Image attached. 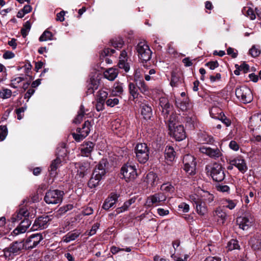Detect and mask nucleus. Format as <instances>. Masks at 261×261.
I'll use <instances>...</instances> for the list:
<instances>
[{"mask_svg": "<svg viewBox=\"0 0 261 261\" xmlns=\"http://www.w3.org/2000/svg\"><path fill=\"white\" fill-rule=\"evenodd\" d=\"M248 127L252 132L250 141L253 143L261 142V114H255L250 118Z\"/></svg>", "mask_w": 261, "mask_h": 261, "instance_id": "nucleus-1", "label": "nucleus"}, {"mask_svg": "<svg viewBox=\"0 0 261 261\" xmlns=\"http://www.w3.org/2000/svg\"><path fill=\"white\" fill-rule=\"evenodd\" d=\"M106 163V160H102L95 166L88 184L89 188H93L97 186L100 180L105 175Z\"/></svg>", "mask_w": 261, "mask_h": 261, "instance_id": "nucleus-2", "label": "nucleus"}, {"mask_svg": "<svg viewBox=\"0 0 261 261\" xmlns=\"http://www.w3.org/2000/svg\"><path fill=\"white\" fill-rule=\"evenodd\" d=\"M136 49L138 53L139 59L142 62H147L151 59L152 52L145 41L139 42Z\"/></svg>", "mask_w": 261, "mask_h": 261, "instance_id": "nucleus-3", "label": "nucleus"}, {"mask_svg": "<svg viewBox=\"0 0 261 261\" xmlns=\"http://www.w3.org/2000/svg\"><path fill=\"white\" fill-rule=\"evenodd\" d=\"M136 159L140 163H146L149 159V149L146 143L137 144L135 148Z\"/></svg>", "mask_w": 261, "mask_h": 261, "instance_id": "nucleus-4", "label": "nucleus"}, {"mask_svg": "<svg viewBox=\"0 0 261 261\" xmlns=\"http://www.w3.org/2000/svg\"><path fill=\"white\" fill-rule=\"evenodd\" d=\"M167 197V196L164 192L155 193L147 197L145 206L147 208H149L161 205L166 201Z\"/></svg>", "mask_w": 261, "mask_h": 261, "instance_id": "nucleus-5", "label": "nucleus"}, {"mask_svg": "<svg viewBox=\"0 0 261 261\" xmlns=\"http://www.w3.org/2000/svg\"><path fill=\"white\" fill-rule=\"evenodd\" d=\"M66 156V150L64 147L58 149L57 153V158L53 160L50 165L49 171L52 175L56 174L57 169L62 165Z\"/></svg>", "mask_w": 261, "mask_h": 261, "instance_id": "nucleus-6", "label": "nucleus"}, {"mask_svg": "<svg viewBox=\"0 0 261 261\" xmlns=\"http://www.w3.org/2000/svg\"><path fill=\"white\" fill-rule=\"evenodd\" d=\"M23 247L24 244L22 242H15L13 243L9 247L5 248L1 251L7 261L12 258L14 255L18 253L23 248Z\"/></svg>", "mask_w": 261, "mask_h": 261, "instance_id": "nucleus-7", "label": "nucleus"}, {"mask_svg": "<svg viewBox=\"0 0 261 261\" xmlns=\"http://www.w3.org/2000/svg\"><path fill=\"white\" fill-rule=\"evenodd\" d=\"M63 195V191L58 190H49L46 193L44 199L47 204H59L62 201Z\"/></svg>", "mask_w": 261, "mask_h": 261, "instance_id": "nucleus-8", "label": "nucleus"}, {"mask_svg": "<svg viewBox=\"0 0 261 261\" xmlns=\"http://www.w3.org/2000/svg\"><path fill=\"white\" fill-rule=\"evenodd\" d=\"M236 95L244 103L250 102L253 99L251 90L246 86H241L236 89Z\"/></svg>", "mask_w": 261, "mask_h": 261, "instance_id": "nucleus-9", "label": "nucleus"}, {"mask_svg": "<svg viewBox=\"0 0 261 261\" xmlns=\"http://www.w3.org/2000/svg\"><path fill=\"white\" fill-rule=\"evenodd\" d=\"M184 170L189 175H193L195 173L196 163L195 158L190 154H186L183 158Z\"/></svg>", "mask_w": 261, "mask_h": 261, "instance_id": "nucleus-10", "label": "nucleus"}, {"mask_svg": "<svg viewBox=\"0 0 261 261\" xmlns=\"http://www.w3.org/2000/svg\"><path fill=\"white\" fill-rule=\"evenodd\" d=\"M91 123L88 120L86 121L82 128H77L76 133H73L72 135L73 138L77 142L84 139L88 136L90 131Z\"/></svg>", "mask_w": 261, "mask_h": 261, "instance_id": "nucleus-11", "label": "nucleus"}, {"mask_svg": "<svg viewBox=\"0 0 261 261\" xmlns=\"http://www.w3.org/2000/svg\"><path fill=\"white\" fill-rule=\"evenodd\" d=\"M189 199L195 205L196 212L199 215L203 216L207 212L206 203L201 201L200 198L196 194L190 195L189 196Z\"/></svg>", "mask_w": 261, "mask_h": 261, "instance_id": "nucleus-12", "label": "nucleus"}, {"mask_svg": "<svg viewBox=\"0 0 261 261\" xmlns=\"http://www.w3.org/2000/svg\"><path fill=\"white\" fill-rule=\"evenodd\" d=\"M121 174L127 182L134 180L137 176L135 166L128 164H126L121 168Z\"/></svg>", "mask_w": 261, "mask_h": 261, "instance_id": "nucleus-13", "label": "nucleus"}, {"mask_svg": "<svg viewBox=\"0 0 261 261\" xmlns=\"http://www.w3.org/2000/svg\"><path fill=\"white\" fill-rule=\"evenodd\" d=\"M210 175L213 179L217 182L222 181L225 178V174L222 166L215 164L211 168Z\"/></svg>", "mask_w": 261, "mask_h": 261, "instance_id": "nucleus-14", "label": "nucleus"}, {"mask_svg": "<svg viewBox=\"0 0 261 261\" xmlns=\"http://www.w3.org/2000/svg\"><path fill=\"white\" fill-rule=\"evenodd\" d=\"M253 221V217L249 214H247L244 217H240L237 220L239 227L243 230H247L252 225Z\"/></svg>", "mask_w": 261, "mask_h": 261, "instance_id": "nucleus-15", "label": "nucleus"}, {"mask_svg": "<svg viewBox=\"0 0 261 261\" xmlns=\"http://www.w3.org/2000/svg\"><path fill=\"white\" fill-rule=\"evenodd\" d=\"M199 151L214 159H217L222 155L221 152L218 148H212L210 147L202 146L199 147Z\"/></svg>", "mask_w": 261, "mask_h": 261, "instance_id": "nucleus-16", "label": "nucleus"}, {"mask_svg": "<svg viewBox=\"0 0 261 261\" xmlns=\"http://www.w3.org/2000/svg\"><path fill=\"white\" fill-rule=\"evenodd\" d=\"M193 194H196L200 198L201 201L207 204L211 203L214 199V196L213 194L201 189H198L196 192Z\"/></svg>", "mask_w": 261, "mask_h": 261, "instance_id": "nucleus-17", "label": "nucleus"}, {"mask_svg": "<svg viewBox=\"0 0 261 261\" xmlns=\"http://www.w3.org/2000/svg\"><path fill=\"white\" fill-rule=\"evenodd\" d=\"M29 217H25L20 222L19 225L13 231L12 234L13 236H17L20 233H24L30 226L31 221L29 219Z\"/></svg>", "mask_w": 261, "mask_h": 261, "instance_id": "nucleus-18", "label": "nucleus"}, {"mask_svg": "<svg viewBox=\"0 0 261 261\" xmlns=\"http://www.w3.org/2000/svg\"><path fill=\"white\" fill-rule=\"evenodd\" d=\"M170 133L176 139L180 141L185 139L186 137V132L184 127L181 125H178L172 128V130H170Z\"/></svg>", "mask_w": 261, "mask_h": 261, "instance_id": "nucleus-19", "label": "nucleus"}, {"mask_svg": "<svg viewBox=\"0 0 261 261\" xmlns=\"http://www.w3.org/2000/svg\"><path fill=\"white\" fill-rule=\"evenodd\" d=\"M160 106L162 108V113L165 118H167L172 110L168 99L164 97L160 98Z\"/></svg>", "mask_w": 261, "mask_h": 261, "instance_id": "nucleus-20", "label": "nucleus"}, {"mask_svg": "<svg viewBox=\"0 0 261 261\" xmlns=\"http://www.w3.org/2000/svg\"><path fill=\"white\" fill-rule=\"evenodd\" d=\"M48 221L49 218L48 216L40 217L35 221L32 229L35 230L46 228L48 226Z\"/></svg>", "mask_w": 261, "mask_h": 261, "instance_id": "nucleus-21", "label": "nucleus"}, {"mask_svg": "<svg viewBox=\"0 0 261 261\" xmlns=\"http://www.w3.org/2000/svg\"><path fill=\"white\" fill-rule=\"evenodd\" d=\"M249 245L254 251L261 250V234L257 233L251 237Z\"/></svg>", "mask_w": 261, "mask_h": 261, "instance_id": "nucleus-22", "label": "nucleus"}, {"mask_svg": "<svg viewBox=\"0 0 261 261\" xmlns=\"http://www.w3.org/2000/svg\"><path fill=\"white\" fill-rule=\"evenodd\" d=\"M214 217L219 224L222 225L225 223L227 215L221 207H218L214 212Z\"/></svg>", "mask_w": 261, "mask_h": 261, "instance_id": "nucleus-23", "label": "nucleus"}, {"mask_svg": "<svg viewBox=\"0 0 261 261\" xmlns=\"http://www.w3.org/2000/svg\"><path fill=\"white\" fill-rule=\"evenodd\" d=\"M42 240L41 234L37 233L31 235L26 240L27 245L29 248H34Z\"/></svg>", "mask_w": 261, "mask_h": 261, "instance_id": "nucleus-24", "label": "nucleus"}, {"mask_svg": "<svg viewBox=\"0 0 261 261\" xmlns=\"http://www.w3.org/2000/svg\"><path fill=\"white\" fill-rule=\"evenodd\" d=\"M94 147V144L92 142H84L80 147L81 154L83 156H89Z\"/></svg>", "mask_w": 261, "mask_h": 261, "instance_id": "nucleus-25", "label": "nucleus"}, {"mask_svg": "<svg viewBox=\"0 0 261 261\" xmlns=\"http://www.w3.org/2000/svg\"><path fill=\"white\" fill-rule=\"evenodd\" d=\"M77 168V175L83 178L88 173L90 168V164L88 163H78L75 164Z\"/></svg>", "mask_w": 261, "mask_h": 261, "instance_id": "nucleus-26", "label": "nucleus"}, {"mask_svg": "<svg viewBox=\"0 0 261 261\" xmlns=\"http://www.w3.org/2000/svg\"><path fill=\"white\" fill-rule=\"evenodd\" d=\"M99 85V79L98 76L91 77L87 85V93L89 94L93 93L98 89Z\"/></svg>", "mask_w": 261, "mask_h": 261, "instance_id": "nucleus-27", "label": "nucleus"}, {"mask_svg": "<svg viewBox=\"0 0 261 261\" xmlns=\"http://www.w3.org/2000/svg\"><path fill=\"white\" fill-rule=\"evenodd\" d=\"M118 196L117 194L112 193L111 195L106 199L103 204L102 207L106 210H108L112 207L117 201Z\"/></svg>", "mask_w": 261, "mask_h": 261, "instance_id": "nucleus-28", "label": "nucleus"}, {"mask_svg": "<svg viewBox=\"0 0 261 261\" xmlns=\"http://www.w3.org/2000/svg\"><path fill=\"white\" fill-rule=\"evenodd\" d=\"M126 61L127 53L125 50H123L120 55L118 66L120 69H124L125 72H128L129 70V66Z\"/></svg>", "mask_w": 261, "mask_h": 261, "instance_id": "nucleus-29", "label": "nucleus"}, {"mask_svg": "<svg viewBox=\"0 0 261 261\" xmlns=\"http://www.w3.org/2000/svg\"><path fill=\"white\" fill-rule=\"evenodd\" d=\"M32 217V215H30V213L28 212V210L25 207H22L20 208L19 211L14 215L11 218V220L12 222H15L18 221V220H21L22 217Z\"/></svg>", "mask_w": 261, "mask_h": 261, "instance_id": "nucleus-30", "label": "nucleus"}, {"mask_svg": "<svg viewBox=\"0 0 261 261\" xmlns=\"http://www.w3.org/2000/svg\"><path fill=\"white\" fill-rule=\"evenodd\" d=\"M230 164L236 166L242 172H245L247 169L245 161L242 158H238L231 160Z\"/></svg>", "mask_w": 261, "mask_h": 261, "instance_id": "nucleus-31", "label": "nucleus"}, {"mask_svg": "<svg viewBox=\"0 0 261 261\" xmlns=\"http://www.w3.org/2000/svg\"><path fill=\"white\" fill-rule=\"evenodd\" d=\"M158 180L156 174L153 172H150L146 175L144 181L148 186L153 187L158 184Z\"/></svg>", "mask_w": 261, "mask_h": 261, "instance_id": "nucleus-32", "label": "nucleus"}, {"mask_svg": "<svg viewBox=\"0 0 261 261\" xmlns=\"http://www.w3.org/2000/svg\"><path fill=\"white\" fill-rule=\"evenodd\" d=\"M141 114L145 119H150L152 115L151 107L146 103H142L141 106Z\"/></svg>", "mask_w": 261, "mask_h": 261, "instance_id": "nucleus-33", "label": "nucleus"}, {"mask_svg": "<svg viewBox=\"0 0 261 261\" xmlns=\"http://www.w3.org/2000/svg\"><path fill=\"white\" fill-rule=\"evenodd\" d=\"M118 73V70L116 68H110L106 70L104 73V76L109 81H113L117 76Z\"/></svg>", "mask_w": 261, "mask_h": 261, "instance_id": "nucleus-34", "label": "nucleus"}, {"mask_svg": "<svg viewBox=\"0 0 261 261\" xmlns=\"http://www.w3.org/2000/svg\"><path fill=\"white\" fill-rule=\"evenodd\" d=\"M80 234V232L77 230H74L71 232L67 233L66 235H65L63 238L62 240L65 243H69L72 241L75 240L76 238L79 237Z\"/></svg>", "mask_w": 261, "mask_h": 261, "instance_id": "nucleus-35", "label": "nucleus"}, {"mask_svg": "<svg viewBox=\"0 0 261 261\" xmlns=\"http://www.w3.org/2000/svg\"><path fill=\"white\" fill-rule=\"evenodd\" d=\"M115 53V50L109 48H105L100 53V58L102 60V62H105L107 64H111L112 63V61L106 57L111 55Z\"/></svg>", "mask_w": 261, "mask_h": 261, "instance_id": "nucleus-36", "label": "nucleus"}, {"mask_svg": "<svg viewBox=\"0 0 261 261\" xmlns=\"http://www.w3.org/2000/svg\"><path fill=\"white\" fill-rule=\"evenodd\" d=\"M176 107L182 112L186 111L188 109L189 103L187 98L184 100L177 99L175 101Z\"/></svg>", "mask_w": 261, "mask_h": 261, "instance_id": "nucleus-37", "label": "nucleus"}, {"mask_svg": "<svg viewBox=\"0 0 261 261\" xmlns=\"http://www.w3.org/2000/svg\"><path fill=\"white\" fill-rule=\"evenodd\" d=\"M123 91V89L122 84L115 83L112 87L111 94L113 96H119L122 93Z\"/></svg>", "mask_w": 261, "mask_h": 261, "instance_id": "nucleus-38", "label": "nucleus"}, {"mask_svg": "<svg viewBox=\"0 0 261 261\" xmlns=\"http://www.w3.org/2000/svg\"><path fill=\"white\" fill-rule=\"evenodd\" d=\"M138 89L144 95H148L149 94V88L146 85L144 81L143 80H139L137 81L136 83Z\"/></svg>", "mask_w": 261, "mask_h": 261, "instance_id": "nucleus-39", "label": "nucleus"}, {"mask_svg": "<svg viewBox=\"0 0 261 261\" xmlns=\"http://www.w3.org/2000/svg\"><path fill=\"white\" fill-rule=\"evenodd\" d=\"M165 158L169 161H172L175 158V151L173 147L171 146H167L165 150Z\"/></svg>", "mask_w": 261, "mask_h": 261, "instance_id": "nucleus-40", "label": "nucleus"}, {"mask_svg": "<svg viewBox=\"0 0 261 261\" xmlns=\"http://www.w3.org/2000/svg\"><path fill=\"white\" fill-rule=\"evenodd\" d=\"M242 12L245 16L248 17L251 20H254L256 18L255 13L253 10L250 7H244L242 10Z\"/></svg>", "mask_w": 261, "mask_h": 261, "instance_id": "nucleus-41", "label": "nucleus"}, {"mask_svg": "<svg viewBox=\"0 0 261 261\" xmlns=\"http://www.w3.org/2000/svg\"><path fill=\"white\" fill-rule=\"evenodd\" d=\"M238 201L237 200H231L230 199H225L222 201V204L224 205V206L229 210L234 209Z\"/></svg>", "mask_w": 261, "mask_h": 261, "instance_id": "nucleus-42", "label": "nucleus"}, {"mask_svg": "<svg viewBox=\"0 0 261 261\" xmlns=\"http://www.w3.org/2000/svg\"><path fill=\"white\" fill-rule=\"evenodd\" d=\"M73 207V205L71 204H68L65 205H63V206L60 207L59 209L56 212V216L60 217L68 211L72 210Z\"/></svg>", "mask_w": 261, "mask_h": 261, "instance_id": "nucleus-43", "label": "nucleus"}, {"mask_svg": "<svg viewBox=\"0 0 261 261\" xmlns=\"http://www.w3.org/2000/svg\"><path fill=\"white\" fill-rule=\"evenodd\" d=\"M85 111L84 107L83 105H81L78 114L76 118L73 120L74 123H80L83 120V119L85 115Z\"/></svg>", "mask_w": 261, "mask_h": 261, "instance_id": "nucleus-44", "label": "nucleus"}, {"mask_svg": "<svg viewBox=\"0 0 261 261\" xmlns=\"http://www.w3.org/2000/svg\"><path fill=\"white\" fill-rule=\"evenodd\" d=\"M177 118V116L175 114H172L169 116V118L167 120L169 130L172 131V128H174Z\"/></svg>", "mask_w": 261, "mask_h": 261, "instance_id": "nucleus-45", "label": "nucleus"}, {"mask_svg": "<svg viewBox=\"0 0 261 261\" xmlns=\"http://www.w3.org/2000/svg\"><path fill=\"white\" fill-rule=\"evenodd\" d=\"M111 43L112 46L119 49L123 46L124 42L120 38H115L111 40Z\"/></svg>", "mask_w": 261, "mask_h": 261, "instance_id": "nucleus-46", "label": "nucleus"}, {"mask_svg": "<svg viewBox=\"0 0 261 261\" xmlns=\"http://www.w3.org/2000/svg\"><path fill=\"white\" fill-rule=\"evenodd\" d=\"M226 248L228 251H232L234 249H239L240 245L238 241L236 240L232 239L229 241L227 244Z\"/></svg>", "mask_w": 261, "mask_h": 261, "instance_id": "nucleus-47", "label": "nucleus"}, {"mask_svg": "<svg viewBox=\"0 0 261 261\" xmlns=\"http://www.w3.org/2000/svg\"><path fill=\"white\" fill-rule=\"evenodd\" d=\"M128 87L129 93L133 97V99L137 98L139 94L138 92V88L137 86H136L135 84L133 83H130L129 84Z\"/></svg>", "mask_w": 261, "mask_h": 261, "instance_id": "nucleus-48", "label": "nucleus"}, {"mask_svg": "<svg viewBox=\"0 0 261 261\" xmlns=\"http://www.w3.org/2000/svg\"><path fill=\"white\" fill-rule=\"evenodd\" d=\"M12 91L7 88H2L0 90V97L8 99L12 96Z\"/></svg>", "mask_w": 261, "mask_h": 261, "instance_id": "nucleus-49", "label": "nucleus"}, {"mask_svg": "<svg viewBox=\"0 0 261 261\" xmlns=\"http://www.w3.org/2000/svg\"><path fill=\"white\" fill-rule=\"evenodd\" d=\"M52 37V33L50 31L46 30L41 35L39 39L40 41H46L51 40Z\"/></svg>", "mask_w": 261, "mask_h": 261, "instance_id": "nucleus-50", "label": "nucleus"}, {"mask_svg": "<svg viewBox=\"0 0 261 261\" xmlns=\"http://www.w3.org/2000/svg\"><path fill=\"white\" fill-rule=\"evenodd\" d=\"M31 28V23L27 21L23 25V28L21 30V33L23 37H26L28 32L30 31Z\"/></svg>", "mask_w": 261, "mask_h": 261, "instance_id": "nucleus-51", "label": "nucleus"}, {"mask_svg": "<svg viewBox=\"0 0 261 261\" xmlns=\"http://www.w3.org/2000/svg\"><path fill=\"white\" fill-rule=\"evenodd\" d=\"M8 134V129L6 125L0 126V141H3Z\"/></svg>", "mask_w": 261, "mask_h": 261, "instance_id": "nucleus-52", "label": "nucleus"}, {"mask_svg": "<svg viewBox=\"0 0 261 261\" xmlns=\"http://www.w3.org/2000/svg\"><path fill=\"white\" fill-rule=\"evenodd\" d=\"M108 93L107 91L100 90L98 91V93L97 95V100H100L101 101L105 102L106 99L108 96Z\"/></svg>", "mask_w": 261, "mask_h": 261, "instance_id": "nucleus-53", "label": "nucleus"}, {"mask_svg": "<svg viewBox=\"0 0 261 261\" xmlns=\"http://www.w3.org/2000/svg\"><path fill=\"white\" fill-rule=\"evenodd\" d=\"M161 189L165 192H172L174 190V187L170 184L167 183L163 184L161 186Z\"/></svg>", "mask_w": 261, "mask_h": 261, "instance_id": "nucleus-54", "label": "nucleus"}, {"mask_svg": "<svg viewBox=\"0 0 261 261\" xmlns=\"http://www.w3.org/2000/svg\"><path fill=\"white\" fill-rule=\"evenodd\" d=\"M260 54V50L255 45H253L249 50V54L253 57H258Z\"/></svg>", "mask_w": 261, "mask_h": 261, "instance_id": "nucleus-55", "label": "nucleus"}, {"mask_svg": "<svg viewBox=\"0 0 261 261\" xmlns=\"http://www.w3.org/2000/svg\"><path fill=\"white\" fill-rule=\"evenodd\" d=\"M119 99L117 97L110 98L106 101V105L110 107H113L119 103Z\"/></svg>", "mask_w": 261, "mask_h": 261, "instance_id": "nucleus-56", "label": "nucleus"}, {"mask_svg": "<svg viewBox=\"0 0 261 261\" xmlns=\"http://www.w3.org/2000/svg\"><path fill=\"white\" fill-rule=\"evenodd\" d=\"M130 205L131 202H125L122 206L118 207L116 210L117 214H119L126 211Z\"/></svg>", "mask_w": 261, "mask_h": 261, "instance_id": "nucleus-57", "label": "nucleus"}, {"mask_svg": "<svg viewBox=\"0 0 261 261\" xmlns=\"http://www.w3.org/2000/svg\"><path fill=\"white\" fill-rule=\"evenodd\" d=\"M218 119H220L226 126H229L231 124L230 120L227 118L224 114L222 115L221 114H220L219 116Z\"/></svg>", "mask_w": 261, "mask_h": 261, "instance_id": "nucleus-58", "label": "nucleus"}, {"mask_svg": "<svg viewBox=\"0 0 261 261\" xmlns=\"http://www.w3.org/2000/svg\"><path fill=\"white\" fill-rule=\"evenodd\" d=\"M23 80L24 78L22 77H16L11 81L12 82L10 84V86L14 88H16L17 87L16 85L20 83Z\"/></svg>", "mask_w": 261, "mask_h": 261, "instance_id": "nucleus-59", "label": "nucleus"}, {"mask_svg": "<svg viewBox=\"0 0 261 261\" xmlns=\"http://www.w3.org/2000/svg\"><path fill=\"white\" fill-rule=\"evenodd\" d=\"M219 64L217 61H213L207 62L205 64V66H207L210 69L214 70L218 67Z\"/></svg>", "mask_w": 261, "mask_h": 261, "instance_id": "nucleus-60", "label": "nucleus"}, {"mask_svg": "<svg viewBox=\"0 0 261 261\" xmlns=\"http://www.w3.org/2000/svg\"><path fill=\"white\" fill-rule=\"evenodd\" d=\"M178 78L176 76L175 74L172 73L170 82V85L172 87H176L178 85Z\"/></svg>", "mask_w": 261, "mask_h": 261, "instance_id": "nucleus-61", "label": "nucleus"}, {"mask_svg": "<svg viewBox=\"0 0 261 261\" xmlns=\"http://www.w3.org/2000/svg\"><path fill=\"white\" fill-rule=\"evenodd\" d=\"M179 209L182 210L184 213H187L189 211L190 207L189 204L182 202L180 204L178 205Z\"/></svg>", "mask_w": 261, "mask_h": 261, "instance_id": "nucleus-62", "label": "nucleus"}, {"mask_svg": "<svg viewBox=\"0 0 261 261\" xmlns=\"http://www.w3.org/2000/svg\"><path fill=\"white\" fill-rule=\"evenodd\" d=\"M99 224L98 223H96L95 224H94L91 229H90L89 232V236H93L94 234H95L96 232V230H97V229L99 228Z\"/></svg>", "mask_w": 261, "mask_h": 261, "instance_id": "nucleus-63", "label": "nucleus"}, {"mask_svg": "<svg viewBox=\"0 0 261 261\" xmlns=\"http://www.w3.org/2000/svg\"><path fill=\"white\" fill-rule=\"evenodd\" d=\"M229 146L234 151H238L239 149V145L235 141H231L229 143Z\"/></svg>", "mask_w": 261, "mask_h": 261, "instance_id": "nucleus-64", "label": "nucleus"}]
</instances>
